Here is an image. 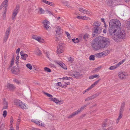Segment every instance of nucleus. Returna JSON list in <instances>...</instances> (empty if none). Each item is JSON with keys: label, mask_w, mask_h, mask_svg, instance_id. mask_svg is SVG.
I'll use <instances>...</instances> for the list:
<instances>
[{"label": "nucleus", "mask_w": 130, "mask_h": 130, "mask_svg": "<svg viewBox=\"0 0 130 130\" xmlns=\"http://www.w3.org/2000/svg\"><path fill=\"white\" fill-rule=\"evenodd\" d=\"M23 56H21V58L22 59L24 60H26L27 57L28 56V55L27 54H24V55Z\"/></svg>", "instance_id": "obj_37"}, {"label": "nucleus", "mask_w": 130, "mask_h": 130, "mask_svg": "<svg viewBox=\"0 0 130 130\" xmlns=\"http://www.w3.org/2000/svg\"><path fill=\"white\" fill-rule=\"evenodd\" d=\"M109 26H114L116 28H119L121 26V23L118 20L114 19L111 20L109 23Z\"/></svg>", "instance_id": "obj_4"}, {"label": "nucleus", "mask_w": 130, "mask_h": 130, "mask_svg": "<svg viewBox=\"0 0 130 130\" xmlns=\"http://www.w3.org/2000/svg\"><path fill=\"white\" fill-rule=\"evenodd\" d=\"M44 94L46 95L47 96L50 98H52L53 96L52 95H51L50 94H49L48 93H47L46 92H44Z\"/></svg>", "instance_id": "obj_44"}, {"label": "nucleus", "mask_w": 130, "mask_h": 130, "mask_svg": "<svg viewBox=\"0 0 130 130\" xmlns=\"http://www.w3.org/2000/svg\"><path fill=\"white\" fill-rule=\"evenodd\" d=\"M19 8L20 6L19 5H17L16 6V8L13 10L12 13L17 15L19 12Z\"/></svg>", "instance_id": "obj_18"}, {"label": "nucleus", "mask_w": 130, "mask_h": 130, "mask_svg": "<svg viewBox=\"0 0 130 130\" xmlns=\"http://www.w3.org/2000/svg\"><path fill=\"white\" fill-rule=\"evenodd\" d=\"M78 114L77 111L73 112L70 115L67 117L68 119H70L73 118L74 117Z\"/></svg>", "instance_id": "obj_19"}, {"label": "nucleus", "mask_w": 130, "mask_h": 130, "mask_svg": "<svg viewBox=\"0 0 130 130\" xmlns=\"http://www.w3.org/2000/svg\"><path fill=\"white\" fill-rule=\"evenodd\" d=\"M79 10L84 14H86L88 15H92V13L90 11L86 10L82 8H79Z\"/></svg>", "instance_id": "obj_8"}, {"label": "nucleus", "mask_w": 130, "mask_h": 130, "mask_svg": "<svg viewBox=\"0 0 130 130\" xmlns=\"http://www.w3.org/2000/svg\"><path fill=\"white\" fill-rule=\"evenodd\" d=\"M38 41L42 42H44V40L40 37H39V39Z\"/></svg>", "instance_id": "obj_50"}, {"label": "nucleus", "mask_w": 130, "mask_h": 130, "mask_svg": "<svg viewBox=\"0 0 130 130\" xmlns=\"http://www.w3.org/2000/svg\"><path fill=\"white\" fill-rule=\"evenodd\" d=\"M6 88L9 90L13 91L15 89V87L14 85L8 83L7 84Z\"/></svg>", "instance_id": "obj_13"}, {"label": "nucleus", "mask_w": 130, "mask_h": 130, "mask_svg": "<svg viewBox=\"0 0 130 130\" xmlns=\"http://www.w3.org/2000/svg\"><path fill=\"white\" fill-rule=\"evenodd\" d=\"M20 51V48H18L17 50L16 53L17 54H19V52Z\"/></svg>", "instance_id": "obj_64"}, {"label": "nucleus", "mask_w": 130, "mask_h": 130, "mask_svg": "<svg viewBox=\"0 0 130 130\" xmlns=\"http://www.w3.org/2000/svg\"><path fill=\"white\" fill-rule=\"evenodd\" d=\"M63 52V47H57V54H60Z\"/></svg>", "instance_id": "obj_16"}, {"label": "nucleus", "mask_w": 130, "mask_h": 130, "mask_svg": "<svg viewBox=\"0 0 130 130\" xmlns=\"http://www.w3.org/2000/svg\"><path fill=\"white\" fill-rule=\"evenodd\" d=\"M14 59H13L11 61V63H10V65L9 66V67H12V66L13 65V64H14Z\"/></svg>", "instance_id": "obj_49"}, {"label": "nucleus", "mask_w": 130, "mask_h": 130, "mask_svg": "<svg viewBox=\"0 0 130 130\" xmlns=\"http://www.w3.org/2000/svg\"><path fill=\"white\" fill-rule=\"evenodd\" d=\"M43 26H44L50 23V22L47 20H45L43 21Z\"/></svg>", "instance_id": "obj_29"}, {"label": "nucleus", "mask_w": 130, "mask_h": 130, "mask_svg": "<svg viewBox=\"0 0 130 130\" xmlns=\"http://www.w3.org/2000/svg\"><path fill=\"white\" fill-rule=\"evenodd\" d=\"M13 81L18 84H20V82L18 79H14L13 80Z\"/></svg>", "instance_id": "obj_42"}, {"label": "nucleus", "mask_w": 130, "mask_h": 130, "mask_svg": "<svg viewBox=\"0 0 130 130\" xmlns=\"http://www.w3.org/2000/svg\"><path fill=\"white\" fill-rule=\"evenodd\" d=\"M57 63L64 69H67V68L65 64L61 62H58Z\"/></svg>", "instance_id": "obj_21"}, {"label": "nucleus", "mask_w": 130, "mask_h": 130, "mask_svg": "<svg viewBox=\"0 0 130 130\" xmlns=\"http://www.w3.org/2000/svg\"><path fill=\"white\" fill-rule=\"evenodd\" d=\"M4 124L1 123H0V130H2L4 127Z\"/></svg>", "instance_id": "obj_31"}, {"label": "nucleus", "mask_w": 130, "mask_h": 130, "mask_svg": "<svg viewBox=\"0 0 130 130\" xmlns=\"http://www.w3.org/2000/svg\"><path fill=\"white\" fill-rule=\"evenodd\" d=\"M32 37L33 39H35L38 41L39 37H38L36 36L33 35Z\"/></svg>", "instance_id": "obj_46"}, {"label": "nucleus", "mask_w": 130, "mask_h": 130, "mask_svg": "<svg viewBox=\"0 0 130 130\" xmlns=\"http://www.w3.org/2000/svg\"><path fill=\"white\" fill-rule=\"evenodd\" d=\"M48 5L51 6L53 7H54L55 6L54 4V3L51 2H49Z\"/></svg>", "instance_id": "obj_51"}, {"label": "nucleus", "mask_w": 130, "mask_h": 130, "mask_svg": "<svg viewBox=\"0 0 130 130\" xmlns=\"http://www.w3.org/2000/svg\"><path fill=\"white\" fill-rule=\"evenodd\" d=\"M21 120V118H18L17 123V125H19Z\"/></svg>", "instance_id": "obj_52"}, {"label": "nucleus", "mask_w": 130, "mask_h": 130, "mask_svg": "<svg viewBox=\"0 0 130 130\" xmlns=\"http://www.w3.org/2000/svg\"><path fill=\"white\" fill-rule=\"evenodd\" d=\"M102 27L99 26V25L96 26L94 27V32L93 34V37L97 36V35L100 33L102 30Z\"/></svg>", "instance_id": "obj_6"}, {"label": "nucleus", "mask_w": 130, "mask_h": 130, "mask_svg": "<svg viewBox=\"0 0 130 130\" xmlns=\"http://www.w3.org/2000/svg\"><path fill=\"white\" fill-rule=\"evenodd\" d=\"M127 74L125 72L120 71L119 72V77L121 79H125L127 78Z\"/></svg>", "instance_id": "obj_7"}, {"label": "nucleus", "mask_w": 130, "mask_h": 130, "mask_svg": "<svg viewBox=\"0 0 130 130\" xmlns=\"http://www.w3.org/2000/svg\"><path fill=\"white\" fill-rule=\"evenodd\" d=\"M44 3H45L46 4H48V1L46 0H41Z\"/></svg>", "instance_id": "obj_56"}, {"label": "nucleus", "mask_w": 130, "mask_h": 130, "mask_svg": "<svg viewBox=\"0 0 130 130\" xmlns=\"http://www.w3.org/2000/svg\"><path fill=\"white\" fill-rule=\"evenodd\" d=\"M56 34L58 35V36L60 37V36L62 32V30L61 28L60 27L58 26L56 27Z\"/></svg>", "instance_id": "obj_14"}, {"label": "nucleus", "mask_w": 130, "mask_h": 130, "mask_svg": "<svg viewBox=\"0 0 130 130\" xmlns=\"http://www.w3.org/2000/svg\"><path fill=\"white\" fill-rule=\"evenodd\" d=\"M116 2V1H110L109 2V3H111V4L110 5L111 6H112L113 7L117 5L116 4H114V3H115Z\"/></svg>", "instance_id": "obj_32"}, {"label": "nucleus", "mask_w": 130, "mask_h": 130, "mask_svg": "<svg viewBox=\"0 0 130 130\" xmlns=\"http://www.w3.org/2000/svg\"><path fill=\"white\" fill-rule=\"evenodd\" d=\"M125 59H123L121 61H120L116 65L117 68L119 67L120 65H121L125 61Z\"/></svg>", "instance_id": "obj_25"}, {"label": "nucleus", "mask_w": 130, "mask_h": 130, "mask_svg": "<svg viewBox=\"0 0 130 130\" xmlns=\"http://www.w3.org/2000/svg\"><path fill=\"white\" fill-rule=\"evenodd\" d=\"M12 72L13 74H18L19 72V68L14 67L11 69Z\"/></svg>", "instance_id": "obj_15"}, {"label": "nucleus", "mask_w": 130, "mask_h": 130, "mask_svg": "<svg viewBox=\"0 0 130 130\" xmlns=\"http://www.w3.org/2000/svg\"><path fill=\"white\" fill-rule=\"evenodd\" d=\"M68 60L69 62L71 63H72L74 61L73 58L71 57L68 58Z\"/></svg>", "instance_id": "obj_35"}, {"label": "nucleus", "mask_w": 130, "mask_h": 130, "mask_svg": "<svg viewBox=\"0 0 130 130\" xmlns=\"http://www.w3.org/2000/svg\"><path fill=\"white\" fill-rule=\"evenodd\" d=\"M125 105V103L124 102H123L121 104V106L120 108V110L124 111Z\"/></svg>", "instance_id": "obj_24"}, {"label": "nucleus", "mask_w": 130, "mask_h": 130, "mask_svg": "<svg viewBox=\"0 0 130 130\" xmlns=\"http://www.w3.org/2000/svg\"><path fill=\"white\" fill-rule=\"evenodd\" d=\"M60 79H66V80H69V78L67 76H66L65 77H63L62 78H60Z\"/></svg>", "instance_id": "obj_58"}, {"label": "nucleus", "mask_w": 130, "mask_h": 130, "mask_svg": "<svg viewBox=\"0 0 130 130\" xmlns=\"http://www.w3.org/2000/svg\"><path fill=\"white\" fill-rule=\"evenodd\" d=\"M87 105H85L83 106L82 107L78 109L77 111L78 113H80L83 110L84 108L86 107Z\"/></svg>", "instance_id": "obj_22"}, {"label": "nucleus", "mask_w": 130, "mask_h": 130, "mask_svg": "<svg viewBox=\"0 0 130 130\" xmlns=\"http://www.w3.org/2000/svg\"><path fill=\"white\" fill-rule=\"evenodd\" d=\"M117 68L116 65L112 66L110 67L109 69L110 70H113Z\"/></svg>", "instance_id": "obj_48"}, {"label": "nucleus", "mask_w": 130, "mask_h": 130, "mask_svg": "<svg viewBox=\"0 0 130 130\" xmlns=\"http://www.w3.org/2000/svg\"><path fill=\"white\" fill-rule=\"evenodd\" d=\"M26 66L30 70H31L32 69V67L30 64L29 63L27 64L26 65Z\"/></svg>", "instance_id": "obj_39"}, {"label": "nucleus", "mask_w": 130, "mask_h": 130, "mask_svg": "<svg viewBox=\"0 0 130 130\" xmlns=\"http://www.w3.org/2000/svg\"><path fill=\"white\" fill-rule=\"evenodd\" d=\"M72 41L74 43H76V42L78 43L79 42V41L78 40H77V41L76 40L75 38L73 39L72 40Z\"/></svg>", "instance_id": "obj_55"}, {"label": "nucleus", "mask_w": 130, "mask_h": 130, "mask_svg": "<svg viewBox=\"0 0 130 130\" xmlns=\"http://www.w3.org/2000/svg\"><path fill=\"white\" fill-rule=\"evenodd\" d=\"M126 27L128 30L130 29V21H128L127 22Z\"/></svg>", "instance_id": "obj_28"}, {"label": "nucleus", "mask_w": 130, "mask_h": 130, "mask_svg": "<svg viewBox=\"0 0 130 130\" xmlns=\"http://www.w3.org/2000/svg\"><path fill=\"white\" fill-rule=\"evenodd\" d=\"M44 27L46 30L48 31L50 30L51 27L48 24L44 26Z\"/></svg>", "instance_id": "obj_26"}, {"label": "nucleus", "mask_w": 130, "mask_h": 130, "mask_svg": "<svg viewBox=\"0 0 130 130\" xmlns=\"http://www.w3.org/2000/svg\"><path fill=\"white\" fill-rule=\"evenodd\" d=\"M17 14L12 13L11 18V19L12 20L14 21L15 20L16 17L17 16Z\"/></svg>", "instance_id": "obj_40"}, {"label": "nucleus", "mask_w": 130, "mask_h": 130, "mask_svg": "<svg viewBox=\"0 0 130 130\" xmlns=\"http://www.w3.org/2000/svg\"><path fill=\"white\" fill-rule=\"evenodd\" d=\"M100 79L95 82L93 84H92L90 87L88 88V90H90V89L93 88L95 86L97 85L99 82Z\"/></svg>", "instance_id": "obj_17"}, {"label": "nucleus", "mask_w": 130, "mask_h": 130, "mask_svg": "<svg viewBox=\"0 0 130 130\" xmlns=\"http://www.w3.org/2000/svg\"><path fill=\"white\" fill-rule=\"evenodd\" d=\"M109 53V51L106 50L105 52L97 53L96 54V56L98 57H100L102 56H105Z\"/></svg>", "instance_id": "obj_11"}, {"label": "nucleus", "mask_w": 130, "mask_h": 130, "mask_svg": "<svg viewBox=\"0 0 130 130\" xmlns=\"http://www.w3.org/2000/svg\"><path fill=\"white\" fill-rule=\"evenodd\" d=\"M93 99V98L92 96H91L87 98L85 100V101H88Z\"/></svg>", "instance_id": "obj_43"}, {"label": "nucleus", "mask_w": 130, "mask_h": 130, "mask_svg": "<svg viewBox=\"0 0 130 130\" xmlns=\"http://www.w3.org/2000/svg\"><path fill=\"white\" fill-rule=\"evenodd\" d=\"M10 31V29L9 27L7 28L3 39L4 42H6L7 41L8 38V36L9 34Z\"/></svg>", "instance_id": "obj_10"}, {"label": "nucleus", "mask_w": 130, "mask_h": 130, "mask_svg": "<svg viewBox=\"0 0 130 130\" xmlns=\"http://www.w3.org/2000/svg\"><path fill=\"white\" fill-rule=\"evenodd\" d=\"M89 18H88L87 17H86V16H83V18H82V19L84 20H86L88 19Z\"/></svg>", "instance_id": "obj_61"}, {"label": "nucleus", "mask_w": 130, "mask_h": 130, "mask_svg": "<svg viewBox=\"0 0 130 130\" xmlns=\"http://www.w3.org/2000/svg\"><path fill=\"white\" fill-rule=\"evenodd\" d=\"M35 52L36 54L39 55H40L41 53V52L38 49L36 50L35 51Z\"/></svg>", "instance_id": "obj_33"}, {"label": "nucleus", "mask_w": 130, "mask_h": 130, "mask_svg": "<svg viewBox=\"0 0 130 130\" xmlns=\"http://www.w3.org/2000/svg\"><path fill=\"white\" fill-rule=\"evenodd\" d=\"M89 37V35L88 34H86L84 36V38L85 40H86Z\"/></svg>", "instance_id": "obj_41"}, {"label": "nucleus", "mask_w": 130, "mask_h": 130, "mask_svg": "<svg viewBox=\"0 0 130 130\" xmlns=\"http://www.w3.org/2000/svg\"><path fill=\"white\" fill-rule=\"evenodd\" d=\"M113 36V39L117 41L119 39H124L125 38V31L124 30H119Z\"/></svg>", "instance_id": "obj_2"}, {"label": "nucleus", "mask_w": 130, "mask_h": 130, "mask_svg": "<svg viewBox=\"0 0 130 130\" xmlns=\"http://www.w3.org/2000/svg\"><path fill=\"white\" fill-rule=\"evenodd\" d=\"M41 122V121H39V122H38V123H37L36 124L38 125H39V126H44L45 124H42Z\"/></svg>", "instance_id": "obj_47"}, {"label": "nucleus", "mask_w": 130, "mask_h": 130, "mask_svg": "<svg viewBox=\"0 0 130 130\" xmlns=\"http://www.w3.org/2000/svg\"><path fill=\"white\" fill-rule=\"evenodd\" d=\"M52 101L58 104H60V102L59 100L57 99L56 98H52L50 99Z\"/></svg>", "instance_id": "obj_20"}, {"label": "nucleus", "mask_w": 130, "mask_h": 130, "mask_svg": "<svg viewBox=\"0 0 130 130\" xmlns=\"http://www.w3.org/2000/svg\"><path fill=\"white\" fill-rule=\"evenodd\" d=\"M8 0H4L0 6V10H1L3 8V9L4 10V12L3 14V16L4 17H5L6 16L7 7L8 6L7 4Z\"/></svg>", "instance_id": "obj_5"}, {"label": "nucleus", "mask_w": 130, "mask_h": 130, "mask_svg": "<svg viewBox=\"0 0 130 130\" xmlns=\"http://www.w3.org/2000/svg\"><path fill=\"white\" fill-rule=\"evenodd\" d=\"M108 30L110 34L111 35H112L113 34H115V32L117 31V29L114 28V26H109Z\"/></svg>", "instance_id": "obj_12"}, {"label": "nucleus", "mask_w": 130, "mask_h": 130, "mask_svg": "<svg viewBox=\"0 0 130 130\" xmlns=\"http://www.w3.org/2000/svg\"><path fill=\"white\" fill-rule=\"evenodd\" d=\"M100 22H96L94 23L95 25L94 26H96L99 25V26H100Z\"/></svg>", "instance_id": "obj_53"}, {"label": "nucleus", "mask_w": 130, "mask_h": 130, "mask_svg": "<svg viewBox=\"0 0 130 130\" xmlns=\"http://www.w3.org/2000/svg\"><path fill=\"white\" fill-rule=\"evenodd\" d=\"M7 113V111L6 110H5L3 112V117L5 118L6 117Z\"/></svg>", "instance_id": "obj_45"}, {"label": "nucleus", "mask_w": 130, "mask_h": 130, "mask_svg": "<svg viewBox=\"0 0 130 130\" xmlns=\"http://www.w3.org/2000/svg\"><path fill=\"white\" fill-rule=\"evenodd\" d=\"M20 54L21 56H23V55H24V54H25L24 52L23 51L21 52H20Z\"/></svg>", "instance_id": "obj_63"}, {"label": "nucleus", "mask_w": 130, "mask_h": 130, "mask_svg": "<svg viewBox=\"0 0 130 130\" xmlns=\"http://www.w3.org/2000/svg\"><path fill=\"white\" fill-rule=\"evenodd\" d=\"M31 121L32 122L35 123L36 124H37V123H38V122H39V121L35 120H32Z\"/></svg>", "instance_id": "obj_62"}, {"label": "nucleus", "mask_w": 130, "mask_h": 130, "mask_svg": "<svg viewBox=\"0 0 130 130\" xmlns=\"http://www.w3.org/2000/svg\"><path fill=\"white\" fill-rule=\"evenodd\" d=\"M46 56L47 57V58L48 59L50 60V58L49 57V53L48 52H46Z\"/></svg>", "instance_id": "obj_60"}, {"label": "nucleus", "mask_w": 130, "mask_h": 130, "mask_svg": "<svg viewBox=\"0 0 130 130\" xmlns=\"http://www.w3.org/2000/svg\"><path fill=\"white\" fill-rule=\"evenodd\" d=\"M101 67H100L97 68H95L94 69V70L93 71V72H98L101 69Z\"/></svg>", "instance_id": "obj_36"}, {"label": "nucleus", "mask_w": 130, "mask_h": 130, "mask_svg": "<svg viewBox=\"0 0 130 130\" xmlns=\"http://www.w3.org/2000/svg\"><path fill=\"white\" fill-rule=\"evenodd\" d=\"M39 11L40 14H43L44 13V10L42 8H39Z\"/></svg>", "instance_id": "obj_30"}, {"label": "nucleus", "mask_w": 130, "mask_h": 130, "mask_svg": "<svg viewBox=\"0 0 130 130\" xmlns=\"http://www.w3.org/2000/svg\"><path fill=\"white\" fill-rule=\"evenodd\" d=\"M57 86H59L61 87H63L64 86H63L62 85L61 82H58L57 83Z\"/></svg>", "instance_id": "obj_54"}, {"label": "nucleus", "mask_w": 130, "mask_h": 130, "mask_svg": "<svg viewBox=\"0 0 130 130\" xmlns=\"http://www.w3.org/2000/svg\"><path fill=\"white\" fill-rule=\"evenodd\" d=\"M101 94V93L99 92H98L96 93L93 94L92 95V96L93 98L94 99L96 97H97L100 94Z\"/></svg>", "instance_id": "obj_27"}, {"label": "nucleus", "mask_w": 130, "mask_h": 130, "mask_svg": "<svg viewBox=\"0 0 130 130\" xmlns=\"http://www.w3.org/2000/svg\"><path fill=\"white\" fill-rule=\"evenodd\" d=\"M71 76L76 79H79L82 76L83 74L80 73L78 72H75V74H73Z\"/></svg>", "instance_id": "obj_9"}, {"label": "nucleus", "mask_w": 130, "mask_h": 130, "mask_svg": "<svg viewBox=\"0 0 130 130\" xmlns=\"http://www.w3.org/2000/svg\"><path fill=\"white\" fill-rule=\"evenodd\" d=\"M89 59L90 60H95L94 56L93 55H91L90 56Z\"/></svg>", "instance_id": "obj_38"}, {"label": "nucleus", "mask_w": 130, "mask_h": 130, "mask_svg": "<svg viewBox=\"0 0 130 130\" xmlns=\"http://www.w3.org/2000/svg\"><path fill=\"white\" fill-rule=\"evenodd\" d=\"M44 70L45 71L48 72H50L51 71V70L50 69L46 67L44 68Z\"/></svg>", "instance_id": "obj_34"}, {"label": "nucleus", "mask_w": 130, "mask_h": 130, "mask_svg": "<svg viewBox=\"0 0 130 130\" xmlns=\"http://www.w3.org/2000/svg\"><path fill=\"white\" fill-rule=\"evenodd\" d=\"M3 104L4 106H8V103L6 101H4L3 102Z\"/></svg>", "instance_id": "obj_57"}, {"label": "nucleus", "mask_w": 130, "mask_h": 130, "mask_svg": "<svg viewBox=\"0 0 130 130\" xmlns=\"http://www.w3.org/2000/svg\"><path fill=\"white\" fill-rule=\"evenodd\" d=\"M109 44V39L100 36L96 37L94 39L92 44V46L95 50H97L107 46Z\"/></svg>", "instance_id": "obj_1"}, {"label": "nucleus", "mask_w": 130, "mask_h": 130, "mask_svg": "<svg viewBox=\"0 0 130 130\" xmlns=\"http://www.w3.org/2000/svg\"><path fill=\"white\" fill-rule=\"evenodd\" d=\"M123 111H122L120 110L119 111V117L118 118L120 119L122 118L123 116L122 113H123Z\"/></svg>", "instance_id": "obj_23"}, {"label": "nucleus", "mask_w": 130, "mask_h": 130, "mask_svg": "<svg viewBox=\"0 0 130 130\" xmlns=\"http://www.w3.org/2000/svg\"><path fill=\"white\" fill-rule=\"evenodd\" d=\"M66 34L67 35V37H68V38L69 39H70V37L71 38L70 35V34L67 32H65Z\"/></svg>", "instance_id": "obj_59"}, {"label": "nucleus", "mask_w": 130, "mask_h": 130, "mask_svg": "<svg viewBox=\"0 0 130 130\" xmlns=\"http://www.w3.org/2000/svg\"><path fill=\"white\" fill-rule=\"evenodd\" d=\"M13 102L15 105L19 107L21 109H24L27 108V105L18 99H15Z\"/></svg>", "instance_id": "obj_3"}]
</instances>
